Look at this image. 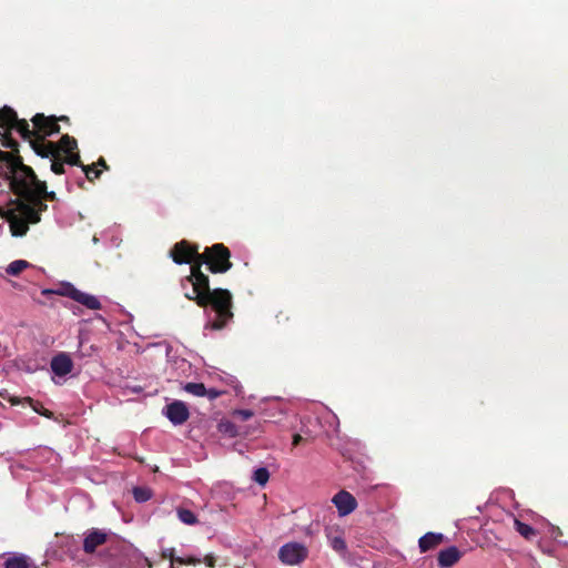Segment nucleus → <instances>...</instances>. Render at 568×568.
I'll return each mask as SVG.
<instances>
[{
	"label": "nucleus",
	"instance_id": "f257e3e1",
	"mask_svg": "<svg viewBox=\"0 0 568 568\" xmlns=\"http://www.w3.org/2000/svg\"><path fill=\"white\" fill-rule=\"evenodd\" d=\"M202 258V255H196V258L189 263L190 275L182 280V285L184 286V282H189L192 285V291L185 292L184 296L189 301H194L200 307L211 306L216 316L210 326L212 329H222L233 318V296L229 290H212L210 287V278L202 272V265L205 264Z\"/></svg>",
	"mask_w": 568,
	"mask_h": 568
},
{
	"label": "nucleus",
	"instance_id": "f03ea898",
	"mask_svg": "<svg viewBox=\"0 0 568 568\" xmlns=\"http://www.w3.org/2000/svg\"><path fill=\"white\" fill-rule=\"evenodd\" d=\"M33 129H30L27 120H22L19 126L20 136L30 143V146L37 155L49 158L58 152V145L48 141L47 136L60 132L58 119L54 115L47 116L43 113H37L32 119Z\"/></svg>",
	"mask_w": 568,
	"mask_h": 568
},
{
	"label": "nucleus",
	"instance_id": "7ed1b4c3",
	"mask_svg": "<svg viewBox=\"0 0 568 568\" xmlns=\"http://www.w3.org/2000/svg\"><path fill=\"white\" fill-rule=\"evenodd\" d=\"M0 162L4 163L6 174L13 193L23 185V180L32 176V168L26 165L19 154L0 150Z\"/></svg>",
	"mask_w": 568,
	"mask_h": 568
},
{
	"label": "nucleus",
	"instance_id": "20e7f679",
	"mask_svg": "<svg viewBox=\"0 0 568 568\" xmlns=\"http://www.w3.org/2000/svg\"><path fill=\"white\" fill-rule=\"evenodd\" d=\"M201 255L202 262H205L207 270L213 274L226 273L233 266L231 251L223 243L205 247Z\"/></svg>",
	"mask_w": 568,
	"mask_h": 568
},
{
	"label": "nucleus",
	"instance_id": "39448f33",
	"mask_svg": "<svg viewBox=\"0 0 568 568\" xmlns=\"http://www.w3.org/2000/svg\"><path fill=\"white\" fill-rule=\"evenodd\" d=\"M13 203L16 206L4 211L2 216L9 223L10 232L13 236H23L29 231V224L32 223L29 221V216L21 210L19 202L16 200Z\"/></svg>",
	"mask_w": 568,
	"mask_h": 568
},
{
	"label": "nucleus",
	"instance_id": "423d86ee",
	"mask_svg": "<svg viewBox=\"0 0 568 568\" xmlns=\"http://www.w3.org/2000/svg\"><path fill=\"white\" fill-rule=\"evenodd\" d=\"M19 199V205L23 210L24 214L29 216V221L36 224L41 220V213L48 210V205L43 202V199L39 194H17Z\"/></svg>",
	"mask_w": 568,
	"mask_h": 568
},
{
	"label": "nucleus",
	"instance_id": "0eeeda50",
	"mask_svg": "<svg viewBox=\"0 0 568 568\" xmlns=\"http://www.w3.org/2000/svg\"><path fill=\"white\" fill-rule=\"evenodd\" d=\"M31 175L32 176L23 180V185L21 187H18L14 194H39L43 200H48L51 202L57 201L55 192L48 191L47 183L44 181L39 180L33 170Z\"/></svg>",
	"mask_w": 568,
	"mask_h": 568
},
{
	"label": "nucleus",
	"instance_id": "6e6552de",
	"mask_svg": "<svg viewBox=\"0 0 568 568\" xmlns=\"http://www.w3.org/2000/svg\"><path fill=\"white\" fill-rule=\"evenodd\" d=\"M308 556V549L300 542H287L278 550L280 560L290 566L300 565Z\"/></svg>",
	"mask_w": 568,
	"mask_h": 568
},
{
	"label": "nucleus",
	"instance_id": "1a4fd4ad",
	"mask_svg": "<svg viewBox=\"0 0 568 568\" xmlns=\"http://www.w3.org/2000/svg\"><path fill=\"white\" fill-rule=\"evenodd\" d=\"M201 255L197 245H191L186 240H182L173 245L170 251V256L176 264H187Z\"/></svg>",
	"mask_w": 568,
	"mask_h": 568
},
{
	"label": "nucleus",
	"instance_id": "9d476101",
	"mask_svg": "<svg viewBox=\"0 0 568 568\" xmlns=\"http://www.w3.org/2000/svg\"><path fill=\"white\" fill-rule=\"evenodd\" d=\"M163 414L173 425H182L190 417V410L182 400H174L164 407Z\"/></svg>",
	"mask_w": 568,
	"mask_h": 568
},
{
	"label": "nucleus",
	"instance_id": "9b49d317",
	"mask_svg": "<svg viewBox=\"0 0 568 568\" xmlns=\"http://www.w3.org/2000/svg\"><path fill=\"white\" fill-rule=\"evenodd\" d=\"M109 535L102 529L92 528L88 530L83 539V551L87 555L95 552L97 548L104 545L108 541Z\"/></svg>",
	"mask_w": 568,
	"mask_h": 568
},
{
	"label": "nucleus",
	"instance_id": "f8f14e48",
	"mask_svg": "<svg viewBox=\"0 0 568 568\" xmlns=\"http://www.w3.org/2000/svg\"><path fill=\"white\" fill-rule=\"evenodd\" d=\"M332 501L337 508L339 516H347L351 513H353L357 507V501L355 497L346 490L338 491L333 497Z\"/></svg>",
	"mask_w": 568,
	"mask_h": 568
},
{
	"label": "nucleus",
	"instance_id": "ddd939ff",
	"mask_svg": "<svg viewBox=\"0 0 568 568\" xmlns=\"http://www.w3.org/2000/svg\"><path fill=\"white\" fill-rule=\"evenodd\" d=\"M462 557L463 552L456 546L442 549L437 555L438 568H450L456 565Z\"/></svg>",
	"mask_w": 568,
	"mask_h": 568
},
{
	"label": "nucleus",
	"instance_id": "4468645a",
	"mask_svg": "<svg viewBox=\"0 0 568 568\" xmlns=\"http://www.w3.org/2000/svg\"><path fill=\"white\" fill-rule=\"evenodd\" d=\"M50 366L57 376H65L72 372L73 363L67 353H59L52 357Z\"/></svg>",
	"mask_w": 568,
	"mask_h": 568
},
{
	"label": "nucleus",
	"instance_id": "2eb2a0df",
	"mask_svg": "<svg viewBox=\"0 0 568 568\" xmlns=\"http://www.w3.org/2000/svg\"><path fill=\"white\" fill-rule=\"evenodd\" d=\"M68 295L73 301L84 305L89 310L95 311V310H100L101 308V303H100V301L94 295L81 292V291H79V290H77L74 287L70 288Z\"/></svg>",
	"mask_w": 568,
	"mask_h": 568
},
{
	"label": "nucleus",
	"instance_id": "dca6fc26",
	"mask_svg": "<svg viewBox=\"0 0 568 568\" xmlns=\"http://www.w3.org/2000/svg\"><path fill=\"white\" fill-rule=\"evenodd\" d=\"M23 119H18V115L10 106L0 109V128L6 130L14 129L19 133V126Z\"/></svg>",
	"mask_w": 568,
	"mask_h": 568
},
{
	"label": "nucleus",
	"instance_id": "f3484780",
	"mask_svg": "<svg viewBox=\"0 0 568 568\" xmlns=\"http://www.w3.org/2000/svg\"><path fill=\"white\" fill-rule=\"evenodd\" d=\"M445 537L440 532H427L422 536L418 540V547L420 552H426L437 548L443 541Z\"/></svg>",
	"mask_w": 568,
	"mask_h": 568
},
{
	"label": "nucleus",
	"instance_id": "a211bd4d",
	"mask_svg": "<svg viewBox=\"0 0 568 568\" xmlns=\"http://www.w3.org/2000/svg\"><path fill=\"white\" fill-rule=\"evenodd\" d=\"M326 536L329 542V546L338 554L344 555L347 550L346 541L343 537V534L337 532L333 535L331 530L326 531Z\"/></svg>",
	"mask_w": 568,
	"mask_h": 568
},
{
	"label": "nucleus",
	"instance_id": "6ab92c4d",
	"mask_svg": "<svg viewBox=\"0 0 568 568\" xmlns=\"http://www.w3.org/2000/svg\"><path fill=\"white\" fill-rule=\"evenodd\" d=\"M514 526H515L516 531L520 536H523L526 540H529V541L534 540L538 535V532L535 528H532L528 524L520 521L519 519H515Z\"/></svg>",
	"mask_w": 568,
	"mask_h": 568
},
{
	"label": "nucleus",
	"instance_id": "aec40b11",
	"mask_svg": "<svg viewBox=\"0 0 568 568\" xmlns=\"http://www.w3.org/2000/svg\"><path fill=\"white\" fill-rule=\"evenodd\" d=\"M55 144L59 148V155H61V153H71L72 151H75L78 149L77 140L73 136H70L69 134L62 135L60 141Z\"/></svg>",
	"mask_w": 568,
	"mask_h": 568
},
{
	"label": "nucleus",
	"instance_id": "412c9836",
	"mask_svg": "<svg viewBox=\"0 0 568 568\" xmlns=\"http://www.w3.org/2000/svg\"><path fill=\"white\" fill-rule=\"evenodd\" d=\"M30 266V263L24 260H16L11 262L8 267L6 268V272L9 275L18 276L22 271L28 268Z\"/></svg>",
	"mask_w": 568,
	"mask_h": 568
},
{
	"label": "nucleus",
	"instance_id": "4be33fe9",
	"mask_svg": "<svg viewBox=\"0 0 568 568\" xmlns=\"http://www.w3.org/2000/svg\"><path fill=\"white\" fill-rule=\"evenodd\" d=\"M178 518L185 525H195L197 523L196 515L186 508L176 509Z\"/></svg>",
	"mask_w": 568,
	"mask_h": 568
},
{
	"label": "nucleus",
	"instance_id": "5701e85b",
	"mask_svg": "<svg viewBox=\"0 0 568 568\" xmlns=\"http://www.w3.org/2000/svg\"><path fill=\"white\" fill-rule=\"evenodd\" d=\"M219 430L229 437H236L239 435L236 425L230 420H221L219 424Z\"/></svg>",
	"mask_w": 568,
	"mask_h": 568
},
{
	"label": "nucleus",
	"instance_id": "b1692460",
	"mask_svg": "<svg viewBox=\"0 0 568 568\" xmlns=\"http://www.w3.org/2000/svg\"><path fill=\"white\" fill-rule=\"evenodd\" d=\"M184 390L194 396H205L206 387L203 383H186Z\"/></svg>",
	"mask_w": 568,
	"mask_h": 568
},
{
	"label": "nucleus",
	"instance_id": "393cba45",
	"mask_svg": "<svg viewBox=\"0 0 568 568\" xmlns=\"http://www.w3.org/2000/svg\"><path fill=\"white\" fill-rule=\"evenodd\" d=\"M133 497L138 503L148 501L152 497V490L146 487H134Z\"/></svg>",
	"mask_w": 568,
	"mask_h": 568
},
{
	"label": "nucleus",
	"instance_id": "a878e982",
	"mask_svg": "<svg viewBox=\"0 0 568 568\" xmlns=\"http://www.w3.org/2000/svg\"><path fill=\"white\" fill-rule=\"evenodd\" d=\"M26 400L30 404L31 408L34 412H37L38 414H40L41 416H44L47 418H52L53 417V413L51 410L44 408L43 405L40 402L33 400L30 397H27Z\"/></svg>",
	"mask_w": 568,
	"mask_h": 568
},
{
	"label": "nucleus",
	"instance_id": "bb28decb",
	"mask_svg": "<svg viewBox=\"0 0 568 568\" xmlns=\"http://www.w3.org/2000/svg\"><path fill=\"white\" fill-rule=\"evenodd\" d=\"M2 135L1 144L2 146L7 149H11L13 153L18 154V142L11 138V134L9 130H7L3 133H0Z\"/></svg>",
	"mask_w": 568,
	"mask_h": 568
},
{
	"label": "nucleus",
	"instance_id": "cd10ccee",
	"mask_svg": "<svg viewBox=\"0 0 568 568\" xmlns=\"http://www.w3.org/2000/svg\"><path fill=\"white\" fill-rule=\"evenodd\" d=\"M49 158L52 159L51 171L55 174H63L65 162L64 160L61 159V155H59V151L54 155H50Z\"/></svg>",
	"mask_w": 568,
	"mask_h": 568
},
{
	"label": "nucleus",
	"instance_id": "c85d7f7f",
	"mask_svg": "<svg viewBox=\"0 0 568 568\" xmlns=\"http://www.w3.org/2000/svg\"><path fill=\"white\" fill-rule=\"evenodd\" d=\"M253 479L261 486H264L270 479V471L265 467H260L254 471Z\"/></svg>",
	"mask_w": 568,
	"mask_h": 568
},
{
	"label": "nucleus",
	"instance_id": "c756f323",
	"mask_svg": "<svg viewBox=\"0 0 568 568\" xmlns=\"http://www.w3.org/2000/svg\"><path fill=\"white\" fill-rule=\"evenodd\" d=\"M6 568H29L27 559L22 556L11 557L6 561Z\"/></svg>",
	"mask_w": 568,
	"mask_h": 568
},
{
	"label": "nucleus",
	"instance_id": "7c9ffc66",
	"mask_svg": "<svg viewBox=\"0 0 568 568\" xmlns=\"http://www.w3.org/2000/svg\"><path fill=\"white\" fill-rule=\"evenodd\" d=\"M82 171L84 172L85 178L89 181H93L94 179H99L100 175H101V171L95 169V164L94 163L90 164V165H83L82 166Z\"/></svg>",
	"mask_w": 568,
	"mask_h": 568
},
{
	"label": "nucleus",
	"instance_id": "2f4dec72",
	"mask_svg": "<svg viewBox=\"0 0 568 568\" xmlns=\"http://www.w3.org/2000/svg\"><path fill=\"white\" fill-rule=\"evenodd\" d=\"M64 162L70 164V165H75V166H80L82 169V166L84 165L82 162H81V159H80V155L79 153L72 151L71 153H67L65 154V158H64Z\"/></svg>",
	"mask_w": 568,
	"mask_h": 568
},
{
	"label": "nucleus",
	"instance_id": "473e14b6",
	"mask_svg": "<svg viewBox=\"0 0 568 568\" xmlns=\"http://www.w3.org/2000/svg\"><path fill=\"white\" fill-rule=\"evenodd\" d=\"M242 420H247L253 416V412L250 409H241L235 413Z\"/></svg>",
	"mask_w": 568,
	"mask_h": 568
},
{
	"label": "nucleus",
	"instance_id": "72a5a7b5",
	"mask_svg": "<svg viewBox=\"0 0 568 568\" xmlns=\"http://www.w3.org/2000/svg\"><path fill=\"white\" fill-rule=\"evenodd\" d=\"M173 550H171V559L172 561H178L180 564H192V565H195V564H199L200 560L199 559H193V558H189L187 560H184L183 558H173V555H172Z\"/></svg>",
	"mask_w": 568,
	"mask_h": 568
},
{
	"label": "nucleus",
	"instance_id": "f704fd0d",
	"mask_svg": "<svg viewBox=\"0 0 568 568\" xmlns=\"http://www.w3.org/2000/svg\"><path fill=\"white\" fill-rule=\"evenodd\" d=\"M222 393L220 390H216L215 388L206 389V395L210 399L217 398Z\"/></svg>",
	"mask_w": 568,
	"mask_h": 568
},
{
	"label": "nucleus",
	"instance_id": "c9c22d12",
	"mask_svg": "<svg viewBox=\"0 0 568 568\" xmlns=\"http://www.w3.org/2000/svg\"><path fill=\"white\" fill-rule=\"evenodd\" d=\"M215 561H216V560H215L214 556H212V555H207V556H205V558H204V562H205V565H206L207 567H210V568H214V567H215Z\"/></svg>",
	"mask_w": 568,
	"mask_h": 568
},
{
	"label": "nucleus",
	"instance_id": "e433bc0d",
	"mask_svg": "<svg viewBox=\"0 0 568 568\" xmlns=\"http://www.w3.org/2000/svg\"><path fill=\"white\" fill-rule=\"evenodd\" d=\"M303 439H304V438H303L300 434H295V435L293 436V443H292V444H293V446H297L300 443H302V442H303Z\"/></svg>",
	"mask_w": 568,
	"mask_h": 568
},
{
	"label": "nucleus",
	"instance_id": "4c0bfd02",
	"mask_svg": "<svg viewBox=\"0 0 568 568\" xmlns=\"http://www.w3.org/2000/svg\"><path fill=\"white\" fill-rule=\"evenodd\" d=\"M95 165H100L102 166L103 169L105 170H109V165L106 164V161L104 160V158H99L98 162L95 163Z\"/></svg>",
	"mask_w": 568,
	"mask_h": 568
},
{
	"label": "nucleus",
	"instance_id": "58836bf2",
	"mask_svg": "<svg viewBox=\"0 0 568 568\" xmlns=\"http://www.w3.org/2000/svg\"><path fill=\"white\" fill-rule=\"evenodd\" d=\"M58 119V122L61 121V122H69V118L67 115H61V116H57Z\"/></svg>",
	"mask_w": 568,
	"mask_h": 568
}]
</instances>
